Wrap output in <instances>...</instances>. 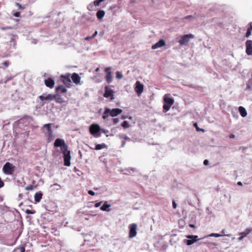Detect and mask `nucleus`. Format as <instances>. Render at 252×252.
<instances>
[{
    "mask_svg": "<svg viewBox=\"0 0 252 252\" xmlns=\"http://www.w3.org/2000/svg\"><path fill=\"white\" fill-rule=\"evenodd\" d=\"M53 125V124H44L42 128L43 132L45 133L47 137H48V142L53 141L55 137V135L53 133L52 129V126Z\"/></svg>",
    "mask_w": 252,
    "mask_h": 252,
    "instance_id": "nucleus-1",
    "label": "nucleus"
},
{
    "mask_svg": "<svg viewBox=\"0 0 252 252\" xmlns=\"http://www.w3.org/2000/svg\"><path fill=\"white\" fill-rule=\"evenodd\" d=\"M61 150L63 155L64 165L66 166L70 165V152L68 150V147L66 144L60 147Z\"/></svg>",
    "mask_w": 252,
    "mask_h": 252,
    "instance_id": "nucleus-2",
    "label": "nucleus"
},
{
    "mask_svg": "<svg viewBox=\"0 0 252 252\" xmlns=\"http://www.w3.org/2000/svg\"><path fill=\"white\" fill-rule=\"evenodd\" d=\"M90 132L95 137H99L101 136V128L96 124H94L90 126Z\"/></svg>",
    "mask_w": 252,
    "mask_h": 252,
    "instance_id": "nucleus-3",
    "label": "nucleus"
},
{
    "mask_svg": "<svg viewBox=\"0 0 252 252\" xmlns=\"http://www.w3.org/2000/svg\"><path fill=\"white\" fill-rule=\"evenodd\" d=\"M174 102V100L172 97H170L165 95L163 98V109L165 112L168 111Z\"/></svg>",
    "mask_w": 252,
    "mask_h": 252,
    "instance_id": "nucleus-4",
    "label": "nucleus"
},
{
    "mask_svg": "<svg viewBox=\"0 0 252 252\" xmlns=\"http://www.w3.org/2000/svg\"><path fill=\"white\" fill-rule=\"evenodd\" d=\"M15 166L11 163L6 162L2 167V171L6 175H12L14 172Z\"/></svg>",
    "mask_w": 252,
    "mask_h": 252,
    "instance_id": "nucleus-5",
    "label": "nucleus"
},
{
    "mask_svg": "<svg viewBox=\"0 0 252 252\" xmlns=\"http://www.w3.org/2000/svg\"><path fill=\"white\" fill-rule=\"evenodd\" d=\"M52 94H43L38 97V98L40 100L39 105L41 107H42L46 103L47 101L52 100Z\"/></svg>",
    "mask_w": 252,
    "mask_h": 252,
    "instance_id": "nucleus-6",
    "label": "nucleus"
},
{
    "mask_svg": "<svg viewBox=\"0 0 252 252\" xmlns=\"http://www.w3.org/2000/svg\"><path fill=\"white\" fill-rule=\"evenodd\" d=\"M187 238L188 239L184 240V242L188 246H190L200 239L198 238V236L197 235H188L187 236Z\"/></svg>",
    "mask_w": 252,
    "mask_h": 252,
    "instance_id": "nucleus-7",
    "label": "nucleus"
},
{
    "mask_svg": "<svg viewBox=\"0 0 252 252\" xmlns=\"http://www.w3.org/2000/svg\"><path fill=\"white\" fill-rule=\"evenodd\" d=\"M129 237L132 238L137 234V225L135 223H132L129 225Z\"/></svg>",
    "mask_w": 252,
    "mask_h": 252,
    "instance_id": "nucleus-8",
    "label": "nucleus"
},
{
    "mask_svg": "<svg viewBox=\"0 0 252 252\" xmlns=\"http://www.w3.org/2000/svg\"><path fill=\"white\" fill-rule=\"evenodd\" d=\"M193 37V35L191 34H185L179 40V43L181 45H186L189 42V39Z\"/></svg>",
    "mask_w": 252,
    "mask_h": 252,
    "instance_id": "nucleus-9",
    "label": "nucleus"
},
{
    "mask_svg": "<svg viewBox=\"0 0 252 252\" xmlns=\"http://www.w3.org/2000/svg\"><path fill=\"white\" fill-rule=\"evenodd\" d=\"M114 92L113 90L110 88L108 86H106L105 87V92L103 94V96L106 98L110 97L111 100H113L114 99Z\"/></svg>",
    "mask_w": 252,
    "mask_h": 252,
    "instance_id": "nucleus-10",
    "label": "nucleus"
},
{
    "mask_svg": "<svg viewBox=\"0 0 252 252\" xmlns=\"http://www.w3.org/2000/svg\"><path fill=\"white\" fill-rule=\"evenodd\" d=\"M105 72L106 74L105 76V80L107 83L109 84L112 81V73L111 71L110 67H106L105 69Z\"/></svg>",
    "mask_w": 252,
    "mask_h": 252,
    "instance_id": "nucleus-11",
    "label": "nucleus"
},
{
    "mask_svg": "<svg viewBox=\"0 0 252 252\" xmlns=\"http://www.w3.org/2000/svg\"><path fill=\"white\" fill-rule=\"evenodd\" d=\"M62 81L63 83L67 87H69L71 84V81L70 78L69 74L61 76Z\"/></svg>",
    "mask_w": 252,
    "mask_h": 252,
    "instance_id": "nucleus-12",
    "label": "nucleus"
},
{
    "mask_svg": "<svg viewBox=\"0 0 252 252\" xmlns=\"http://www.w3.org/2000/svg\"><path fill=\"white\" fill-rule=\"evenodd\" d=\"M144 86L140 81H137L135 83V91L137 94L140 95L143 91Z\"/></svg>",
    "mask_w": 252,
    "mask_h": 252,
    "instance_id": "nucleus-13",
    "label": "nucleus"
},
{
    "mask_svg": "<svg viewBox=\"0 0 252 252\" xmlns=\"http://www.w3.org/2000/svg\"><path fill=\"white\" fill-rule=\"evenodd\" d=\"M246 53L248 55H252V40H248L246 42Z\"/></svg>",
    "mask_w": 252,
    "mask_h": 252,
    "instance_id": "nucleus-14",
    "label": "nucleus"
},
{
    "mask_svg": "<svg viewBox=\"0 0 252 252\" xmlns=\"http://www.w3.org/2000/svg\"><path fill=\"white\" fill-rule=\"evenodd\" d=\"M165 45V42L163 39H160L158 42L152 46V49H156L158 48L164 46Z\"/></svg>",
    "mask_w": 252,
    "mask_h": 252,
    "instance_id": "nucleus-15",
    "label": "nucleus"
},
{
    "mask_svg": "<svg viewBox=\"0 0 252 252\" xmlns=\"http://www.w3.org/2000/svg\"><path fill=\"white\" fill-rule=\"evenodd\" d=\"M44 83L47 87L50 88H53L55 85V81L53 78H49L45 79Z\"/></svg>",
    "mask_w": 252,
    "mask_h": 252,
    "instance_id": "nucleus-16",
    "label": "nucleus"
},
{
    "mask_svg": "<svg viewBox=\"0 0 252 252\" xmlns=\"http://www.w3.org/2000/svg\"><path fill=\"white\" fill-rule=\"evenodd\" d=\"M52 100H54L56 102L62 104L64 100L59 94H52Z\"/></svg>",
    "mask_w": 252,
    "mask_h": 252,
    "instance_id": "nucleus-17",
    "label": "nucleus"
},
{
    "mask_svg": "<svg viewBox=\"0 0 252 252\" xmlns=\"http://www.w3.org/2000/svg\"><path fill=\"white\" fill-rule=\"evenodd\" d=\"M71 78L73 82L75 84L78 85L80 83L81 77L77 73H73L72 74Z\"/></svg>",
    "mask_w": 252,
    "mask_h": 252,
    "instance_id": "nucleus-18",
    "label": "nucleus"
},
{
    "mask_svg": "<svg viewBox=\"0 0 252 252\" xmlns=\"http://www.w3.org/2000/svg\"><path fill=\"white\" fill-rule=\"evenodd\" d=\"M123 110L120 108H114L112 110L111 109V112L110 113V116L111 117H116L119 114H121Z\"/></svg>",
    "mask_w": 252,
    "mask_h": 252,
    "instance_id": "nucleus-19",
    "label": "nucleus"
},
{
    "mask_svg": "<svg viewBox=\"0 0 252 252\" xmlns=\"http://www.w3.org/2000/svg\"><path fill=\"white\" fill-rule=\"evenodd\" d=\"M65 141L63 139L61 138H57L55 140L54 142V146L56 147H61L65 144Z\"/></svg>",
    "mask_w": 252,
    "mask_h": 252,
    "instance_id": "nucleus-20",
    "label": "nucleus"
},
{
    "mask_svg": "<svg viewBox=\"0 0 252 252\" xmlns=\"http://www.w3.org/2000/svg\"><path fill=\"white\" fill-rule=\"evenodd\" d=\"M252 229L248 228L246 229L244 232L240 233V237L238 238L239 240L242 241L249 234L251 233Z\"/></svg>",
    "mask_w": 252,
    "mask_h": 252,
    "instance_id": "nucleus-21",
    "label": "nucleus"
},
{
    "mask_svg": "<svg viewBox=\"0 0 252 252\" xmlns=\"http://www.w3.org/2000/svg\"><path fill=\"white\" fill-rule=\"evenodd\" d=\"M42 196L43 193L41 191H38L35 193L34 196V201L36 203L39 202L42 197Z\"/></svg>",
    "mask_w": 252,
    "mask_h": 252,
    "instance_id": "nucleus-22",
    "label": "nucleus"
},
{
    "mask_svg": "<svg viewBox=\"0 0 252 252\" xmlns=\"http://www.w3.org/2000/svg\"><path fill=\"white\" fill-rule=\"evenodd\" d=\"M56 91L58 93L64 94L67 92V89L63 85H59L56 88Z\"/></svg>",
    "mask_w": 252,
    "mask_h": 252,
    "instance_id": "nucleus-23",
    "label": "nucleus"
},
{
    "mask_svg": "<svg viewBox=\"0 0 252 252\" xmlns=\"http://www.w3.org/2000/svg\"><path fill=\"white\" fill-rule=\"evenodd\" d=\"M111 207V205L108 204L106 201L104 202L103 204L100 207V210L103 211H110L109 208Z\"/></svg>",
    "mask_w": 252,
    "mask_h": 252,
    "instance_id": "nucleus-24",
    "label": "nucleus"
},
{
    "mask_svg": "<svg viewBox=\"0 0 252 252\" xmlns=\"http://www.w3.org/2000/svg\"><path fill=\"white\" fill-rule=\"evenodd\" d=\"M105 14V12L104 10H99L96 12V16L98 20H101L103 18V17L104 16Z\"/></svg>",
    "mask_w": 252,
    "mask_h": 252,
    "instance_id": "nucleus-25",
    "label": "nucleus"
},
{
    "mask_svg": "<svg viewBox=\"0 0 252 252\" xmlns=\"http://www.w3.org/2000/svg\"><path fill=\"white\" fill-rule=\"evenodd\" d=\"M239 111L240 112L241 116L242 117H245L247 116V111H246V109L244 107H243V106H240L239 107Z\"/></svg>",
    "mask_w": 252,
    "mask_h": 252,
    "instance_id": "nucleus-26",
    "label": "nucleus"
},
{
    "mask_svg": "<svg viewBox=\"0 0 252 252\" xmlns=\"http://www.w3.org/2000/svg\"><path fill=\"white\" fill-rule=\"evenodd\" d=\"M111 112V109L109 108H105L104 111L102 114V118L103 119H106L109 115H110V112Z\"/></svg>",
    "mask_w": 252,
    "mask_h": 252,
    "instance_id": "nucleus-27",
    "label": "nucleus"
},
{
    "mask_svg": "<svg viewBox=\"0 0 252 252\" xmlns=\"http://www.w3.org/2000/svg\"><path fill=\"white\" fill-rule=\"evenodd\" d=\"M106 145L104 143H103V144H96L95 145V148L94 149L95 150H100L103 148H106Z\"/></svg>",
    "mask_w": 252,
    "mask_h": 252,
    "instance_id": "nucleus-28",
    "label": "nucleus"
},
{
    "mask_svg": "<svg viewBox=\"0 0 252 252\" xmlns=\"http://www.w3.org/2000/svg\"><path fill=\"white\" fill-rule=\"evenodd\" d=\"M193 126L195 127L196 130L197 131H202L204 132L205 130L203 128H200L198 126V125L197 123H195L193 124Z\"/></svg>",
    "mask_w": 252,
    "mask_h": 252,
    "instance_id": "nucleus-29",
    "label": "nucleus"
},
{
    "mask_svg": "<svg viewBox=\"0 0 252 252\" xmlns=\"http://www.w3.org/2000/svg\"><path fill=\"white\" fill-rule=\"evenodd\" d=\"M116 74V78L118 79H122L123 77V74L120 71H117Z\"/></svg>",
    "mask_w": 252,
    "mask_h": 252,
    "instance_id": "nucleus-30",
    "label": "nucleus"
},
{
    "mask_svg": "<svg viewBox=\"0 0 252 252\" xmlns=\"http://www.w3.org/2000/svg\"><path fill=\"white\" fill-rule=\"evenodd\" d=\"M105 0H95L94 1V5L95 6H98L100 3Z\"/></svg>",
    "mask_w": 252,
    "mask_h": 252,
    "instance_id": "nucleus-31",
    "label": "nucleus"
},
{
    "mask_svg": "<svg viewBox=\"0 0 252 252\" xmlns=\"http://www.w3.org/2000/svg\"><path fill=\"white\" fill-rule=\"evenodd\" d=\"M195 18L194 16H191V15H189L185 17L184 18V19L185 20H192Z\"/></svg>",
    "mask_w": 252,
    "mask_h": 252,
    "instance_id": "nucleus-32",
    "label": "nucleus"
},
{
    "mask_svg": "<svg viewBox=\"0 0 252 252\" xmlns=\"http://www.w3.org/2000/svg\"><path fill=\"white\" fill-rule=\"evenodd\" d=\"M122 126L124 128H127L129 127V124L127 121H125L122 124Z\"/></svg>",
    "mask_w": 252,
    "mask_h": 252,
    "instance_id": "nucleus-33",
    "label": "nucleus"
},
{
    "mask_svg": "<svg viewBox=\"0 0 252 252\" xmlns=\"http://www.w3.org/2000/svg\"><path fill=\"white\" fill-rule=\"evenodd\" d=\"M207 237H220V234L219 233H212L209 235L207 236Z\"/></svg>",
    "mask_w": 252,
    "mask_h": 252,
    "instance_id": "nucleus-34",
    "label": "nucleus"
},
{
    "mask_svg": "<svg viewBox=\"0 0 252 252\" xmlns=\"http://www.w3.org/2000/svg\"><path fill=\"white\" fill-rule=\"evenodd\" d=\"M94 3L93 4V3H90L88 6H87V9L90 10V11H91V10H93V8H94Z\"/></svg>",
    "mask_w": 252,
    "mask_h": 252,
    "instance_id": "nucleus-35",
    "label": "nucleus"
},
{
    "mask_svg": "<svg viewBox=\"0 0 252 252\" xmlns=\"http://www.w3.org/2000/svg\"><path fill=\"white\" fill-rule=\"evenodd\" d=\"M120 137L121 139H124L125 140H130V138L125 134H121L120 135Z\"/></svg>",
    "mask_w": 252,
    "mask_h": 252,
    "instance_id": "nucleus-36",
    "label": "nucleus"
},
{
    "mask_svg": "<svg viewBox=\"0 0 252 252\" xmlns=\"http://www.w3.org/2000/svg\"><path fill=\"white\" fill-rule=\"evenodd\" d=\"M33 186L32 185H30L25 188V189L27 190H32L33 189Z\"/></svg>",
    "mask_w": 252,
    "mask_h": 252,
    "instance_id": "nucleus-37",
    "label": "nucleus"
},
{
    "mask_svg": "<svg viewBox=\"0 0 252 252\" xmlns=\"http://www.w3.org/2000/svg\"><path fill=\"white\" fill-rule=\"evenodd\" d=\"M25 212L27 214H33L35 213L34 211H32V210H29V209L26 210Z\"/></svg>",
    "mask_w": 252,
    "mask_h": 252,
    "instance_id": "nucleus-38",
    "label": "nucleus"
},
{
    "mask_svg": "<svg viewBox=\"0 0 252 252\" xmlns=\"http://www.w3.org/2000/svg\"><path fill=\"white\" fill-rule=\"evenodd\" d=\"M112 120H113V124L114 125L117 124L119 122V119L118 118H114V119H112Z\"/></svg>",
    "mask_w": 252,
    "mask_h": 252,
    "instance_id": "nucleus-39",
    "label": "nucleus"
},
{
    "mask_svg": "<svg viewBox=\"0 0 252 252\" xmlns=\"http://www.w3.org/2000/svg\"><path fill=\"white\" fill-rule=\"evenodd\" d=\"M102 203V201H100L99 202L96 203L94 204V207L96 208H97V207H99L101 205Z\"/></svg>",
    "mask_w": 252,
    "mask_h": 252,
    "instance_id": "nucleus-40",
    "label": "nucleus"
},
{
    "mask_svg": "<svg viewBox=\"0 0 252 252\" xmlns=\"http://www.w3.org/2000/svg\"><path fill=\"white\" fill-rule=\"evenodd\" d=\"M88 193L89 194H90L91 195H95V192L92 190H88Z\"/></svg>",
    "mask_w": 252,
    "mask_h": 252,
    "instance_id": "nucleus-41",
    "label": "nucleus"
},
{
    "mask_svg": "<svg viewBox=\"0 0 252 252\" xmlns=\"http://www.w3.org/2000/svg\"><path fill=\"white\" fill-rule=\"evenodd\" d=\"M251 34V31L250 30H248L246 33V36L248 37Z\"/></svg>",
    "mask_w": 252,
    "mask_h": 252,
    "instance_id": "nucleus-42",
    "label": "nucleus"
},
{
    "mask_svg": "<svg viewBox=\"0 0 252 252\" xmlns=\"http://www.w3.org/2000/svg\"><path fill=\"white\" fill-rule=\"evenodd\" d=\"M13 15L15 17H19L20 15V13L19 12H16L13 14Z\"/></svg>",
    "mask_w": 252,
    "mask_h": 252,
    "instance_id": "nucleus-43",
    "label": "nucleus"
},
{
    "mask_svg": "<svg viewBox=\"0 0 252 252\" xmlns=\"http://www.w3.org/2000/svg\"><path fill=\"white\" fill-rule=\"evenodd\" d=\"M101 132H102V133L107 134V133L109 132V131L107 129L101 128Z\"/></svg>",
    "mask_w": 252,
    "mask_h": 252,
    "instance_id": "nucleus-44",
    "label": "nucleus"
},
{
    "mask_svg": "<svg viewBox=\"0 0 252 252\" xmlns=\"http://www.w3.org/2000/svg\"><path fill=\"white\" fill-rule=\"evenodd\" d=\"M172 206L174 209H176L177 208V204L174 200L172 201Z\"/></svg>",
    "mask_w": 252,
    "mask_h": 252,
    "instance_id": "nucleus-45",
    "label": "nucleus"
},
{
    "mask_svg": "<svg viewBox=\"0 0 252 252\" xmlns=\"http://www.w3.org/2000/svg\"><path fill=\"white\" fill-rule=\"evenodd\" d=\"M4 183L0 178V188L3 187L4 186Z\"/></svg>",
    "mask_w": 252,
    "mask_h": 252,
    "instance_id": "nucleus-46",
    "label": "nucleus"
},
{
    "mask_svg": "<svg viewBox=\"0 0 252 252\" xmlns=\"http://www.w3.org/2000/svg\"><path fill=\"white\" fill-rule=\"evenodd\" d=\"M18 250H20V252H25V249L24 247H20Z\"/></svg>",
    "mask_w": 252,
    "mask_h": 252,
    "instance_id": "nucleus-47",
    "label": "nucleus"
},
{
    "mask_svg": "<svg viewBox=\"0 0 252 252\" xmlns=\"http://www.w3.org/2000/svg\"><path fill=\"white\" fill-rule=\"evenodd\" d=\"M16 6L20 9H22L23 8V6L21 4H20V3H16Z\"/></svg>",
    "mask_w": 252,
    "mask_h": 252,
    "instance_id": "nucleus-48",
    "label": "nucleus"
},
{
    "mask_svg": "<svg viewBox=\"0 0 252 252\" xmlns=\"http://www.w3.org/2000/svg\"><path fill=\"white\" fill-rule=\"evenodd\" d=\"M53 186L57 187V189H61V186L58 184H54Z\"/></svg>",
    "mask_w": 252,
    "mask_h": 252,
    "instance_id": "nucleus-49",
    "label": "nucleus"
},
{
    "mask_svg": "<svg viewBox=\"0 0 252 252\" xmlns=\"http://www.w3.org/2000/svg\"><path fill=\"white\" fill-rule=\"evenodd\" d=\"M203 164L205 165H207L209 164V161L207 159H205L203 161Z\"/></svg>",
    "mask_w": 252,
    "mask_h": 252,
    "instance_id": "nucleus-50",
    "label": "nucleus"
},
{
    "mask_svg": "<svg viewBox=\"0 0 252 252\" xmlns=\"http://www.w3.org/2000/svg\"><path fill=\"white\" fill-rule=\"evenodd\" d=\"M93 38V37L91 36H87L85 38V39L86 40H89L90 39H91Z\"/></svg>",
    "mask_w": 252,
    "mask_h": 252,
    "instance_id": "nucleus-51",
    "label": "nucleus"
},
{
    "mask_svg": "<svg viewBox=\"0 0 252 252\" xmlns=\"http://www.w3.org/2000/svg\"><path fill=\"white\" fill-rule=\"evenodd\" d=\"M3 65H4L5 66H6V67H7V66H8V65H9V63H8V62H4V63H3Z\"/></svg>",
    "mask_w": 252,
    "mask_h": 252,
    "instance_id": "nucleus-52",
    "label": "nucleus"
},
{
    "mask_svg": "<svg viewBox=\"0 0 252 252\" xmlns=\"http://www.w3.org/2000/svg\"><path fill=\"white\" fill-rule=\"evenodd\" d=\"M97 34V31H95L94 33L92 35V37L93 38H94L96 35Z\"/></svg>",
    "mask_w": 252,
    "mask_h": 252,
    "instance_id": "nucleus-53",
    "label": "nucleus"
},
{
    "mask_svg": "<svg viewBox=\"0 0 252 252\" xmlns=\"http://www.w3.org/2000/svg\"><path fill=\"white\" fill-rule=\"evenodd\" d=\"M229 138L231 139H233L235 138V135L234 134H230L229 135Z\"/></svg>",
    "mask_w": 252,
    "mask_h": 252,
    "instance_id": "nucleus-54",
    "label": "nucleus"
},
{
    "mask_svg": "<svg viewBox=\"0 0 252 252\" xmlns=\"http://www.w3.org/2000/svg\"><path fill=\"white\" fill-rule=\"evenodd\" d=\"M189 227H191V228H194V227H195V225H194V224H189Z\"/></svg>",
    "mask_w": 252,
    "mask_h": 252,
    "instance_id": "nucleus-55",
    "label": "nucleus"
},
{
    "mask_svg": "<svg viewBox=\"0 0 252 252\" xmlns=\"http://www.w3.org/2000/svg\"><path fill=\"white\" fill-rule=\"evenodd\" d=\"M225 235L224 234V230H221V237L223 236H225Z\"/></svg>",
    "mask_w": 252,
    "mask_h": 252,
    "instance_id": "nucleus-56",
    "label": "nucleus"
},
{
    "mask_svg": "<svg viewBox=\"0 0 252 252\" xmlns=\"http://www.w3.org/2000/svg\"><path fill=\"white\" fill-rule=\"evenodd\" d=\"M126 118H127V117H126V116H122V117H121V119H122V120L126 119Z\"/></svg>",
    "mask_w": 252,
    "mask_h": 252,
    "instance_id": "nucleus-57",
    "label": "nucleus"
},
{
    "mask_svg": "<svg viewBox=\"0 0 252 252\" xmlns=\"http://www.w3.org/2000/svg\"><path fill=\"white\" fill-rule=\"evenodd\" d=\"M237 185H239V186H242V183L241 182H238L237 183Z\"/></svg>",
    "mask_w": 252,
    "mask_h": 252,
    "instance_id": "nucleus-58",
    "label": "nucleus"
},
{
    "mask_svg": "<svg viewBox=\"0 0 252 252\" xmlns=\"http://www.w3.org/2000/svg\"><path fill=\"white\" fill-rule=\"evenodd\" d=\"M32 43H33L34 44H36L37 43L36 40V39H33V41H32Z\"/></svg>",
    "mask_w": 252,
    "mask_h": 252,
    "instance_id": "nucleus-59",
    "label": "nucleus"
},
{
    "mask_svg": "<svg viewBox=\"0 0 252 252\" xmlns=\"http://www.w3.org/2000/svg\"><path fill=\"white\" fill-rule=\"evenodd\" d=\"M99 68L98 67H97V68H96L95 69L94 71H95V72H98V71H99Z\"/></svg>",
    "mask_w": 252,
    "mask_h": 252,
    "instance_id": "nucleus-60",
    "label": "nucleus"
},
{
    "mask_svg": "<svg viewBox=\"0 0 252 252\" xmlns=\"http://www.w3.org/2000/svg\"><path fill=\"white\" fill-rule=\"evenodd\" d=\"M125 143H125V141H123V142H122V146H125Z\"/></svg>",
    "mask_w": 252,
    "mask_h": 252,
    "instance_id": "nucleus-61",
    "label": "nucleus"
},
{
    "mask_svg": "<svg viewBox=\"0 0 252 252\" xmlns=\"http://www.w3.org/2000/svg\"><path fill=\"white\" fill-rule=\"evenodd\" d=\"M250 26H251V28L252 29V23H250Z\"/></svg>",
    "mask_w": 252,
    "mask_h": 252,
    "instance_id": "nucleus-62",
    "label": "nucleus"
},
{
    "mask_svg": "<svg viewBox=\"0 0 252 252\" xmlns=\"http://www.w3.org/2000/svg\"><path fill=\"white\" fill-rule=\"evenodd\" d=\"M21 195H22V194H19L20 196H21Z\"/></svg>",
    "mask_w": 252,
    "mask_h": 252,
    "instance_id": "nucleus-63",
    "label": "nucleus"
},
{
    "mask_svg": "<svg viewBox=\"0 0 252 252\" xmlns=\"http://www.w3.org/2000/svg\"><path fill=\"white\" fill-rule=\"evenodd\" d=\"M2 83V81H0V84Z\"/></svg>",
    "mask_w": 252,
    "mask_h": 252,
    "instance_id": "nucleus-64",
    "label": "nucleus"
}]
</instances>
